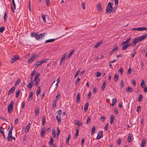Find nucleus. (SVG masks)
<instances>
[{
    "label": "nucleus",
    "instance_id": "38",
    "mask_svg": "<svg viewBox=\"0 0 147 147\" xmlns=\"http://www.w3.org/2000/svg\"><path fill=\"white\" fill-rule=\"evenodd\" d=\"M37 32H32L31 34V36L32 37H35L36 38L37 35Z\"/></svg>",
    "mask_w": 147,
    "mask_h": 147
},
{
    "label": "nucleus",
    "instance_id": "30",
    "mask_svg": "<svg viewBox=\"0 0 147 147\" xmlns=\"http://www.w3.org/2000/svg\"><path fill=\"white\" fill-rule=\"evenodd\" d=\"M132 140L130 134H129L128 136L127 141L128 142H130Z\"/></svg>",
    "mask_w": 147,
    "mask_h": 147
},
{
    "label": "nucleus",
    "instance_id": "18",
    "mask_svg": "<svg viewBox=\"0 0 147 147\" xmlns=\"http://www.w3.org/2000/svg\"><path fill=\"white\" fill-rule=\"evenodd\" d=\"M126 91L129 93H131L133 91V89L131 87H128L126 89Z\"/></svg>",
    "mask_w": 147,
    "mask_h": 147
},
{
    "label": "nucleus",
    "instance_id": "8",
    "mask_svg": "<svg viewBox=\"0 0 147 147\" xmlns=\"http://www.w3.org/2000/svg\"><path fill=\"white\" fill-rule=\"evenodd\" d=\"M103 137L102 131H99L96 137V139H99Z\"/></svg>",
    "mask_w": 147,
    "mask_h": 147
},
{
    "label": "nucleus",
    "instance_id": "59",
    "mask_svg": "<svg viewBox=\"0 0 147 147\" xmlns=\"http://www.w3.org/2000/svg\"><path fill=\"white\" fill-rule=\"evenodd\" d=\"M85 3L84 2H82V8L84 9H85Z\"/></svg>",
    "mask_w": 147,
    "mask_h": 147
},
{
    "label": "nucleus",
    "instance_id": "57",
    "mask_svg": "<svg viewBox=\"0 0 147 147\" xmlns=\"http://www.w3.org/2000/svg\"><path fill=\"white\" fill-rule=\"evenodd\" d=\"M109 124L108 123H107L105 126L104 127V129L105 131H106L107 130Z\"/></svg>",
    "mask_w": 147,
    "mask_h": 147
},
{
    "label": "nucleus",
    "instance_id": "63",
    "mask_svg": "<svg viewBox=\"0 0 147 147\" xmlns=\"http://www.w3.org/2000/svg\"><path fill=\"white\" fill-rule=\"evenodd\" d=\"M42 17L43 22H46L45 16L44 15H43L42 16Z\"/></svg>",
    "mask_w": 147,
    "mask_h": 147
},
{
    "label": "nucleus",
    "instance_id": "44",
    "mask_svg": "<svg viewBox=\"0 0 147 147\" xmlns=\"http://www.w3.org/2000/svg\"><path fill=\"white\" fill-rule=\"evenodd\" d=\"M57 101L56 100H54L53 101V108H55L56 107V103Z\"/></svg>",
    "mask_w": 147,
    "mask_h": 147
},
{
    "label": "nucleus",
    "instance_id": "13",
    "mask_svg": "<svg viewBox=\"0 0 147 147\" xmlns=\"http://www.w3.org/2000/svg\"><path fill=\"white\" fill-rule=\"evenodd\" d=\"M34 81L33 80H30V82L28 84L27 87L30 89H31L33 84Z\"/></svg>",
    "mask_w": 147,
    "mask_h": 147
},
{
    "label": "nucleus",
    "instance_id": "54",
    "mask_svg": "<svg viewBox=\"0 0 147 147\" xmlns=\"http://www.w3.org/2000/svg\"><path fill=\"white\" fill-rule=\"evenodd\" d=\"M92 96V93L91 92H90L89 93L87 97V98L88 99H90L91 98V97Z\"/></svg>",
    "mask_w": 147,
    "mask_h": 147
},
{
    "label": "nucleus",
    "instance_id": "15",
    "mask_svg": "<svg viewBox=\"0 0 147 147\" xmlns=\"http://www.w3.org/2000/svg\"><path fill=\"white\" fill-rule=\"evenodd\" d=\"M89 103L88 102H86L84 106V111L85 112H86L88 110Z\"/></svg>",
    "mask_w": 147,
    "mask_h": 147
},
{
    "label": "nucleus",
    "instance_id": "14",
    "mask_svg": "<svg viewBox=\"0 0 147 147\" xmlns=\"http://www.w3.org/2000/svg\"><path fill=\"white\" fill-rule=\"evenodd\" d=\"M131 38H130L127 39L125 41L123 42L121 44V46H122L128 43V42L130 40Z\"/></svg>",
    "mask_w": 147,
    "mask_h": 147
},
{
    "label": "nucleus",
    "instance_id": "31",
    "mask_svg": "<svg viewBox=\"0 0 147 147\" xmlns=\"http://www.w3.org/2000/svg\"><path fill=\"white\" fill-rule=\"evenodd\" d=\"M56 117L57 119V120L58 123L60 124V123H59V122H61V119L60 116H56Z\"/></svg>",
    "mask_w": 147,
    "mask_h": 147
},
{
    "label": "nucleus",
    "instance_id": "35",
    "mask_svg": "<svg viewBox=\"0 0 147 147\" xmlns=\"http://www.w3.org/2000/svg\"><path fill=\"white\" fill-rule=\"evenodd\" d=\"M143 99V97L141 94H139V97L138 99V101L139 102H140L142 101Z\"/></svg>",
    "mask_w": 147,
    "mask_h": 147
},
{
    "label": "nucleus",
    "instance_id": "7",
    "mask_svg": "<svg viewBox=\"0 0 147 147\" xmlns=\"http://www.w3.org/2000/svg\"><path fill=\"white\" fill-rule=\"evenodd\" d=\"M20 57L18 55H15L14 56L10 61V63L12 64L15 62L17 59H19Z\"/></svg>",
    "mask_w": 147,
    "mask_h": 147
},
{
    "label": "nucleus",
    "instance_id": "42",
    "mask_svg": "<svg viewBox=\"0 0 147 147\" xmlns=\"http://www.w3.org/2000/svg\"><path fill=\"white\" fill-rule=\"evenodd\" d=\"M45 119L46 118L45 117H44L42 118V125H45Z\"/></svg>",
    "mask_w": 147,
    "mask_h": 147
},
{
    "label": "nucleus",
    "instance_id": "49",
    "mask_svg": "<svg viewBox=\"0 0 147 147\" xmlns=\"http://www.w3.org/2000/svg\"><path fill=\"white\" fill-rule=\"evenodd\" d=\"M21 82V80L20 79H18L16 82L15 84V86H16Z\"/></svg>",
    "mask_w": 147,
    "mask_h": 147
},
{
    "label": "nucleus",
    "instance_id": "12",
    "mask_svg": "<svg viewBox=\"0 0 147 147\" xmlns=\"http://www.w3.org/2000/svg\"><path fill=\"white\" fill-rule=\"evenodd\" d=\"M71 135L70 134H69L68 135V137L67 138L66 140V144L67 145H69V143L70 139L71 138Z\"/></svg>",
    "mask_w": 147,
    "mask_h": 147
},
{
    "label": "nucleus",
    "instance_id": "21",
    "mask_svg": "<svg viewBox=\"0 0 147 147\" xmlns=\"http://www.w3.org/2000/svg\"><path fill=\"white\" fill-rule=\"evenodd\" d=\"M106 84L107 82L105 81L103 82V84L101 87V88L103 91L105 90V86H106Z\"/></svg>",
    "mask_w": 147,
    "mask_h": 147
},
{
    "label": "nucleus",
    "instance_id": "4",
    "mask_svg": "<svg viewBox=\"0 0 147 147\" xmlns=\"http://www.w3.org/2000/svg\"><path fill=\"white\" fill-rule=\"evenodd\" d=\"M14 102L12 100L8 106V112L9 113H11L12 112L13 110V106Z\"/></svg>",
    "mask_w": 147,
    "mask_h": 147
},
{
    "label": "nucleus",
    "instance_id": "28",
    "mask_svg": "<svg viewBox=\"0 0 147 147\" xmlns=\"http://www.w3.org/2000/svg\"><path fill=\"white\" fill-rule=\"evenodd\" d=\"M102 43V42H98L97 43V44H96L94 46V48H98L99 46H100V45H101Z\"/></svg>",
    "mask_w": 147,
    "mask_h": 147
},
{
    "label": "nucleus",
    "instance_id": "39",
    "mask_svg": "<svg viewBox=\"0 0 147 147\" xmlns=\"http://www.w3.org/2000/svg\"><path fill=\"white\" fill-rule=\"evenodd\" d=\"M40 80V79H38L37 80H36V81H34V82H35L34 83V86H38Z\"/></svg>",
    "mask_w": 147,
    "mask_h": 147
},
{
    "label": "nucleus",
    "instance_id": "27",
    "mask_svg": "<svg viewBox=\"0 0 147 147\" xmlns=\"http://www.w3.org/2000/svg\"><path fill=\"white\" fill-rule=\"evenodd\" d=\"M33 92H30V95L28 97V99L30 101V99L31 100H32L33 98Z\"/></svg>",
    "mask_w": 147,
    "mask_h": 147
},
{
    "label": "nucleus",
    "instance_id": "17",
    "mask_svg": "<svg viewBox=\"0 0 147 147\" xmlns=\"http://www.w3.org/2000/svg\"><path fill=\"white\" fill-rule=\"evenodd\" d=\"M31 125V124L29 123L26 126V129H25V132L26 133H28L29 132L30 127Z\"/></svg>",
    "mask_w": 147,
    "mask_h": 147
},
{
    "label": "nucleus",
    "instance_id": "25",
    "mask_svg": "<svg viewBox=\"0 0 147 147\" xmlns=\"http://www.w3.org/2000/svg\"><path fill=\"white\" fill-rule=\"evenodd\" d=\"M36 72V71L34 70L32 71V72L31 73V76H30V78L31 80H32V79L33 78V76L35 74Z\"/></svg>",
    "mask_w": 147,
    "mask_h": 147
},
{
    "label": "nucleus",
    "instance_id": "11",
    "mask_svg": "<svg viewBox=\"0 0 147 147\" xmlns=\"http://www.w3.org/2000/svg\"><path fill=\"white\" fill-rule=\"evenodd\" d=\"M97 7L98 11L100 13H101L102 12V9L101 6V4L98 3L97 5Z\"/></svg>",
    "mask_w": 147,
    "mask_h": 147
},
{
    "label": "nucleus",
    "instance_id": "45",
    "mask_svg": "<svg viewBox=\"0 0 147 147\" xmlns=\"http://www.w3.org/2000/svg\"><path fill=\"white\" fill-rule=\"evenodd\" d=\"M75 51L74 49L72 50L70 52V53L68 55V57H69L71 56L74 52H75Z\"/></svg>",
    "mask_w": 147,
    "mask_h": 147
},
{
    "label": "nucleus",
    "instance_id": "2",
    "mask_svg": "<svg viewBox=\"0 0 147 147\" xmlns=\"http://www.w3.org/2000/svg\"><path fill=\"white\" fill-rule=\"evenodd\" d=\"M147 37V34H144L142 35L141 37H137L134 40L136 43L140 42L145 39Z\"/></svg>",
    "mask_w": 147,
    "mask_h": 147
},
{
    "label": "nucleus",
    "instance_id": "62",
    "mask_svg": "<svg viewBox=\"0 0 147 147\" xmlns=\"http://www.w3.org/2000/svg\"><path fill=\"white\" fill-rule=\"evenodd\" d=\"M4 132V129L2 127H0V133H3Z\"/></svg>",
    "mask_w": 147,
    "mask_h": 147
},
{
    "label": "nucleus",
    "instance_id": "60",
    "mask_svg": "<svg viewBox=\"0 0 147 147\" xmlns=\"http://www.w3.org/2000/svg\"><path fill=\"white\" fill-rule=\"evenodd\" d=\"M50 0H45L46 4L48 6H49L50 4Z\"/></svg>",
    "mask_w": 147,
    "mask_h": 147
},
{
    "label": "nucleus",
    "instance_id": "47",
    "mask_svg": "<svg viewBox=\"0 0 147 147\" xmlns=\"http://www.w3.org/2000/svg\"><path fill=\"white\" fill-rule=\"evenodd\" d=\"M80 122L79 121H77L75 123V124L77 125H79V126H82L83 123H80Z\"/></svg>",
    "mask_w": 147,
    "mask_h": 147
},
{
    "label": "nucleus",
    "instance_id": "29",
    "mask_svg": "<svg viewBox=\"0 0 147 147\" xmlns=\"http://www.w3.org/2000/svg\"><path fill=\"white\" fill-rule=\"evenodd\" d=\"M96 127L95 126H93L91 130V134L92 135L94 134L95 132Z\"/></svg>",
    "mask_w": 147,
    "mask_h": 147
},
{
    "label": "nucleus",
    "instance_id": "9",
    "mask_svg": "<svg viewBox=\"0 0 147 147\" xmlns=\"http://www.w3.org/2000/svg\"><path fill=\"white\" fill-rule=\"evenodd\" d=\"M36 57L35 55H32L31 57H30L28 60V63L31 64L32 62H33L34 59H35Z\"/></svg>",
    "mask_w": 147,
    "mask_h": 147
},
{
    "label": "nucleus",
    "instance_id": "23",
    "mask_svg": "<svg viewBox=\"0 0 147 147\" xmlns=\"http://www.w3.org/2000/svg\"><path fill=\"white\" fill-rule=\"evenodd\" d=\"M56 39H49L45 41V43H49L51 42H52L54 41L55 40H56Z\"/></svg>",
    "mask_w": 147,
    "mask_h": 147
},
{
    "label": "nucleus",
    "instance_id": "3",
    "mask_svg": "<svg viewBox=\"0 0 147 147\" xmlns=\"http://www.w3.org/2000/svg\"><path fill=\"white\" fill-rule=\"evenodd\" d=\"M48 60H49V59H46L40 61H37L34 64V66L35 68H36L38 67V66L41 65L42 64L47 63V61Z\"/></svg>",
    "mask_w": 147,
    "mask_h": 147
},
{
    "label": "nucleus",
    "instance_id": "40",
    "mask_svg": "<svg viewBox=\"0 0 147 147\" xmlns=\"http://www.w3.org/2000/svg\"><path fill=\"white\" fill-rule=\"evenodd\" d=\"M62 114V112L61 111V110H59L57 111V116H61V115Z\"/></svg>",
    "mask_w": 147,
    "mask_h": 147
},
{
    "label": "nucleus",
    "instance_id": "51",
    "mask_svg": "<svg viewBox=\"0 0 147 147\" xmlns=\"http://www.w3.org/2000/svg\"><path fill=\"white\" fill-rule=\"evenodd\" d=\"M39 74H38L36 75L34 77V81H36V80H37L38 78L39 77Z\"/></svg>",
    "mask_w": 147,
    "mask_h": 147
},
{
    "label": "nucleus",
    "instance_id": "46",
    "mask_svg": "<svg viewBox=\"0 0 147 147\" xmlns=\"http://www.w3.org/2000/svg\"><path fill=\"white\" fill-rule=\"evenodd\" d=\"M136 49H134L133 50V51L134 52V53L133 54H131V57L133 58L134 57L135 54L136 52Z\"/></svg>",
    "mask_w": 147,
    "mask_h": 147
},
{
    "label": "nucleus",
    "instance_id": "61",
    "mask_svg": "<svg viewBox=\"0 0 147 147\" xmlns=\"http://www.w3.org/2000/svg\"><path fill=\"white\" fill-rule=\"evenodd\" d=\"M90 119H91L90 117H88L86 123V124H88V123H90Z\"/></svg>",
    "mask_w": 147,
    "mask_h": 147
},
{
    "label": "nucleus",
    "instance_id": "5",
    "mask_svg": "<svg viewBox=\"0 0 147 147\" xmlns=\"http://www.w3.org/2000/svg\"><path fill=\"white\" fill-rule=\"evenodd\" d=\"M47 34V33H44L38 34V33L36 39L37 40H39L40 39H41L43 38L45 36V34Z\"/></svg>",
    "mask_w": 147,
    "mask_h": 147
},
{
    "label": "nucleus",
    "instance_id": "56",
    "mask_svg": "<svg viewBox=\"0 0 147 147\" xmlns=\"http://www.w3.org/2000/svg\"><path fill=\"white\" fill-rule=\"evenodd\" d=\"M80 80V78H78L76 80L75 82V85H76L79 82Z\"/></svg>",
    "mask_w": 147,
    "mask_h": 147
},
{
    "label": "nucleus",
    "instance_id": "58",
    "mask_svg": "<svg viewBox=\"0 0 147 147\" xmlns=\"http://www.w3.org/2000/svg\"><path fill=\"white\" fill-rule=\"evenodd\" d=\"M101 74V73L100 72H97L96 73V76L97 77L100 76Z\"/></svg>",
    "mask_w": 147,
    "mask_h": 147
},
{
    "label": "nucleus",
    "instance_id": "1",
    "mask_svg": "<svg viewBox=\"0 0 147 147\" xmlns=\"http://www.w3.org/2000/svg\"><path fill=\"white\" fill-rule=\"evenodd\" d=\"M113 5V3L111 2H109L108 3L107 7L106 8V13L110 14L113 13V8L112 7Z\"/></svg>",
    "mask_w": 147,
    "mask_h": 147
},
{
    "label": "nucleus",
    "instance_id": "26",
    "mask_svg": "<svg viewBox=\"0 0 147 147\" xmlns=\"http://www.w3.org/2000/svg\"><path fill=\"white\" fill-rule=\"evenodd\" d=\"M65 58V55H63L61 58V60L59 63V65H61L62 64V62L64 61Z\"/></svg>",
    "mask_w": 147,
    "mask_h": 147
},
{
    "label": "nucleus",
    "instance_id": "24",
    "mask_svg": "<svg viewBox=\"0 0 147 147\" xmlns=\"http://www.w3.org/2000/svg\"><path fill=\"white\" fill-rule=\"evenodd\" d=\"M146 144V140L144 139L142 140V142L141 144V147H144Z\"/></svg>",
    "mask_w": 147,
    "mask_h": 147
},
{
    "label": "nucleus",
    "instance_id": "55",
    "mask_svg": "<svg viewBox=\"0 0 147 147\" xmlns=\"http://www.w3.org/2000/svg\"><path fill=\"white\" fill-rule=\"evenodd\" d=\"M60 97V94H58L56 96L55 99L54 100H56V101H57L58 100L59 98Z\"/></svg>",
    "mask_w": 147,
    "mask_h": 147
},
{
    "label": "nucleus",
    "instance_id": "6",
    "mask_svg": "<svg viewBox=\"0 0 147 147\" xmlns=\"http://www.w3.org/2000/svg\"><path fill=\"white\" fill-rule=\"evenodd\" d=\"M131 30L135 31H141L142 30H147V28L143 27H139L138 28H134L131 29Z\"/></svg>",
    "mask_w": 147,
    "mask_h": 147
},
{
    "label": "nucleus",
    "instance_id": "43",
    "mask_svg": "<svg viewBox=\"0 0 147 147\" xmlns=\"http://www.w3.org/2000/svg\"><path fill=\"white\" fill-rule=\"evenodd\" d=\"M39 89L38 90H37V91H36V95L37 96H38L40 94L41 92L40 87H39Z\"/></svg>",
    "mask_w": 147,
    "mask_h": 147
},
{
    "label": "nucleus",
    "instance_id": "10",
    "mask_svg": "<svg viewBox=\"0 0 147 147\" xmlns=\"http://www.w3.org/2000/svg\"><path fill=\"white\" fill-rule=\"evenodd\" d=\"M15 90V87L14 86H13V87H12L9 91L8 95H9L10 94H12Z\"/></svg>",
    "mask_w": 147,
    "mask_h": 147
},
{
    "label": "nucleus",
    "instance_id": "32",
    "mask_svg": "<svg viewBox=\"0 0 147 147\" xmlns=\"http://www.w3.org/2000/svg\"><path fill=\"white\" fill-rule=\"evenodd\" d=\"M21 92V90H18L17 92H16V98H17L19 96Z\"/></svg>",
    "mask_w": 147,
    "mask_h": 147
},
{
    "label": "nucleus",
    "instance_id": "48",
    "mask_svg": "<svg viewBox=\"0 0 147 147\" xmlns=\"http://www.w3.org/2000/svg\"><path fill=\"white\" fill-rule=\"evenodd\" d=\"M105 117L104 116L101 117L100 118L99 120H100L102 121L103 122L105 119Z\"/></svg>",
    "mask_w": 147,
    "mask_h": 147
},
{
    "label": "nucleus",
    "instance_id": "52",
    "mask_svg": "<svg viewBox=\"0 0 147 147\" xmlns=\"http://www.w3.org/2000/svg\"><path fill=\"white\" fill-rule=\"evenodd\" d=\"M5 28L4 26L0 28V33H2L5 30Z\"/></svg>",
    "mask_w": 147,
    "mask_h": 147
},
{
    "label": "nucleus",
    "instance_id": "19",
    "mask_svg": "<svg viewBox=\"0 0 147 147\" xmlns=\"http://www.w3.org/2000/svg\"><path fill=\"white\" fill-rule=\"evenodd\" d=\"M45 129H43L42 128L41 129V131L40 133L41 136L43 137L45 135Z\"/></svg>",
    "mask_w": 147,
    "mask_h": 147
},
{
    "label": "nucleus",
    "instance_id": "22",
    "mask_svg": "<svg viewBox=\"0 0 147 147\" xmlns=\"http://www.w3.org/2000/svg\"><path fill=\"white\" fill-rule=\"evenodd\" d=\"M39 108L38 107H36V109L35 110L34 112L35 113V115L37 116L39 114Z\"/></svg>",
    "mask_w": 147,
    "mask_h": 147
},
{
    "label": "nucleus",
    "instance_id": "36",
    "mask_svg": "<svg viewBox=\"0 0 147 147\" xmlns=\"http://www.w3.org/2000/svg\"><path fill=\"white\" fill-rule=\"evenodd\" d=\"M141 86L142 88H144L145 86V82L143 80L142 81V82L141 83Z\"/></svg>",
    "mask_w": 147,
    "mask_h": 147
},
{
    "label": "nucleus",
    "instance_id": "64",
    "mask_svg": "<svg viewBox=\"0 0 147 147\" xmlns=\"http://www.w3.org/2000/svg\"><path fill=\"white\" fill-rule=\"evenodd\" d=\"M114 111L115 113L116 114H117L118 113V111L117 109L116 108H114Z\"/></svg>",
    "mask_w": 147,
    "mask_h": 147
},
{
    "label": "nucleus",
    "instance_id": "53",
    "mask_svg": "<svg viewBox=\"0 0 147 147\" xmlns=\"http://www.w3.org/2000/svg\"><path fill=\"white\" fill-rule=\"evenodd\" d=\"M7 13L5 12L4 16V21H5L7 20Z\"/></svg>",
    "mask_w": 147,
    "mask_h": 147
},
{
    "label": "nucleus",
    "instance_id": "34",
    "mask_svg": "<svg viewBox=\"0 0 147 147\" xmlns=\"http://www.w3.org/2000/svg\"><path fill=\"white\" fill-rule=\"evenodd\" d=\"M53 139L52 137H51L50 138V141L49 143V145H51L53 146Z\"/></svg>",
    "mask_w": 147,
    "mask_h": 147
},
{
    "label": "nucleus",
    "instance_id": "16",
    "mask_svg": "<svg viewBox=\"0 0 147 147\" xmlns=\"http://www.w3.org/2000/svg\"><path fill=\"white\" fill-rule=\"evenodd\" d=\"M115 119L114 116L112 114L110 116V123L111 124H112L114 123V120Z\"/></svg>",
    "mask_w": 147,
    "mask_h": 147
},
{
    "label": "nucleus",
    "instance_id": "50",
    "mask_svg": "<svg viewBox=\"0 0 147 147\" xmlns=\"http://www.w3.org/2000/svg\"><path fill=\"white\" fill-rule=\"evenodd\" d=\"M57 135L58 137H59V136L60 134V130L58 127H57Z\"/></svg>",
    "mask_w": 147,
    "mask_h": 147
},
{
    "label": "nucleus",
    "instance_id": "20",
    "mask_svg": "<svg viewBox=\"0 0 147 147\" xmlns=\"http://www.w3.org/2000/svg\"><path fill=\"white\" fill-rule=\"evenodd\" d=\"M76 102L77 103H79L80 102V94L79 93L77 95Z\"/></svg>",
    "mask_w": 147,
    "mask_h": 147
},
{
    "label": "nucleus",
    "instance_id": "37",
    "mask_svg": "<svg viewBox=\"0 0 147 147\" xmlns=\"http://www.w3.org/2000/svg\"><path fill=\"white\" fill-rule=\"evenodd\" d=\"M128 45H127V44L126 45H123V46L121 48V50L123 51L125 49H126L128 48Z\"/></svg>",
    "mask_w": 147,
    "mask_h": 147
},
{
    "label": "nucleus",
    "instance_id": "33",
    "mask_svg": "<svg viewBox=\"0 0 147 147\" xmlns=\"http://www.w3.org/2000/svg\"><path fill=\"white\" fill-rule=\"evenodd\" d=\"M78 133H79V130L78 129H76V132L75 133V139H76L78 136Z\"/></svg>",
    "mask_w": 147,
    "mask_h": 147
},
{
    "label": "nucleus",
    "instance_id": "41",
    "mask_svg": "<svg viewBox=\"0 0 147 147\" xmlns=\"http://www.w3.org/2000/svg\"><path fill=\"white\" fill-rule=\"evenodd\" d=\"M119 76H118L116 74H115L114 78L115 81V82H117L118 80Z\"/></svg>",
    "mask_w": 147,
    "mask_h": 147
}]
</instances>
